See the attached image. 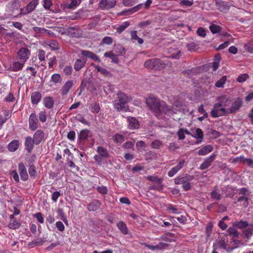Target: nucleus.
<instances>
[{"mask_svg":"<svg viewBox=\"0 0 253 253\" xmlns=\"http://www.w3.org/2000/svg\"><path fill=\"white\" fill-rule=\"evenodd\" d=\"M146 103L158 119H162L164 117L166 118L164 114H168V116H169L170 114L171 111L167 109L166 103L163 101H160L154 95L149 96L146 99Z\"/></svg>","mask_w":253,"mask_h":253,"instance_id":"nucleus-1","label":"nucleus"},{"mask_svg":"<svg viewBox=\"0 0 253 253\" xmlns=\"http://www.w3.org/2000/svg\"><path fill=\"white\" fill-rule=\"evenodd\" d=\"M118 99L114 101V105L118 111L124 110L126 111L127 110L126 104L129 98L125 94L119 91L117 93Z\"/></svg>","mask_w":253,"mask_h":253,"instance_id":"nucleus-2","label":"nucleus"},{"mask_svg":"<svg viewBox=\"0 0 253 253\" xmlns=\"http://www.w3.org/2000/svg\"><path fill=\"white\" fill-rule=\"evenodd\" d=\"M193 179V176L185 175L183 176H178L175 178L174 182L176 184H182L183 190L187 191L191 189V185L190 182Z\"/></svg>","mask_w":253,"mask_h":253,"instance_id":"nucleus-3","label":"nucleus"},{"mask_svg":"<svg viewBox=\"0 0 253 253\" xmlns=\"http://www.w3.org/2000/svg\"><path fill=\"white\" fill-rule=\"evenodd\" d=\"M144 66L148 69L160 70L165 68L166 64L159 59L153 58L146 60Z\"/></svg>","mask_w":253,"mask_h":253,"instance_id":"nucleus-4","label":"nucleus"},{"mask_svg":"<svg viewBox=\"0 0 253 253\" xmlns=\"http://www.w3.org/2000/svg\"><path fill=\"white\" fill-rule=\"evenodd\" d=\"M228 114H230L228 108L224 107L218 103L214 104L211 111V115L213 118L219 117Z\"/></svg>","mask_w":253,"mask_h":253,"instance_id":"nucleus-5","label":"nucleus"},{"mask_svg":"<svg viewBox=\"0 0 253 253\" xmlns=\"http://www.w3.org/2000/svg\"><path fill=\"white\" fill-rule=\"evenodd\" d=\"M96 152L98 155L94 156V159L98 165H101L102 161L108 157V152L106 149L100 146L97 147Z\"/></svg>","mask_w":253,"mask_h":253,"instance_id":"nucleus-6","label":"nucleus"},{"mask_svg":"<svg viewBox=\"0 0 253 253\" xmlns=\"http://www.w3.org/2000/svg\"><path fill=\"white\" fill-rule=\"evenodd\" d=\"M30 54L31 52L30 50L27 48L22 47L18 50L17 56L20 60L25 63L29 59Z\"/></svg>","mask_w":253,"mask_h":253,"instance_id":"nucleus-7","label":"nucleus"},{"mask_svg":"<svg viewBox=\"0 0 253 253\" xmlns=\"http://www.w3.org/2000/svg\"><path fill=\"white\" fill-rule=\"evenodd\" d=\"M28 121L29 128L31 130L35 131L38 128L39 121L35 113L30 114Z\"/></svg>","mask_w":253,"mask_h":253,"instance_id":"nucleus-8","label":"nucleus"},{"mask_svg":"<svg viewBox=\"0 0 253 253\" xmlns=\"http://www.w3.org/2000/svg\"><path fill=\"white\" fill-rule=\"evenodd\" d=\"M25 63L20 61H15L10 64L7 69L12 72H17L21 70L24 67Z\"/></svg>","mask_w":253,"mask_h":253,"instance_id":"nucleus-9","label":"nucleus"},{"mask_svg":"<svg viewBox=\"0 0 253 253\" xmlns=\"http://www.w3.org/2000/svg\"><path fill=\"white\" fill-rule=\"evenodd\" d=\"M243 103V100L240 97H238L235 99L234 102L232 103L231 106L228 108L229 113H232L236 112L242 106Z\"/></svg>","mask_w":253,"mask_h":253,"instance_id":"nucleus-10","label":"nucleus"},{"mask_svg":"<svg viewBox=\"0 0 253 253\" xmlns=\"http://www.w3.org/2000/svg\"><path fill=\"white\" fill-rule=\"evenodd\" d=\"M217 99L218 101V103L224 107L229 106L231 104V97L229 95L222 94L218 97Z\"/></svg>","mask_w":253,"mask_h":253,"instance_id":"nucleus-11","label":"nucleus"},{"mask_svg":"<svg viewBox=\"0 0 253 253\" xmlns=\"http://www.w3.org/2000/svg\"><path fill=\"white\" fill-rule=\"evenodd\" d=\"M185 163V160L181 159L179 161L177 165L172 168L169 172L168 175L169 177L174 176L179 170H180L184 166Z\"/></svg>","mask_w":253,"mask_h":253,"instance_id":"nucleus-12","label":"nucleus"},{"mask_svg":"<svg viewBox=\"0 0 253 253\" xmlns=\"http://www.w3.org/2000/svg\"><path fill=\"white\" fill-rule=\"evenodd\" d=\"M116 4L115 0H101L99 7L102 9H109L114 7Z\"/></svg>","mask_w":253,"mask_h":253,"instance_id":"nucleus-13","label":"nucleus"},{"mask_svg":"<svg viewBox=\"0 0 253 253\" xmlns=\"http://www.w3.org/2000/svg\"><path fill=\"white\" fill-rule=\"evenodd\" d=\"M191 131L192 132L191 136L198 140L196 143L197 144L201 143L203 141L204 137V133L202 130L198 128Z\"/></svg>","mask_w":253,"mask_h":253,"instance_id":"nucleus-14","label":"nucleus"},{"mask_svg":"<svg viewBox=\"0 0 253 253\" xmlns=\"http://www.w3.org/2000/svg\"><path fill=\"white\" fill-rule=\"evenodd\" d=\"M18 171L22 180L26 181L28 179L27 169L23 163H20L18 164Z\"/></svg>","mask_w":253,"mask_h":253,"instance_id":"nucleus-15","label":"nucleus"},{"mask_svg":"<svg viewBox=\"0 0 253 253\" xmlns=\"http://www.w3.org/2000/svg\"><path fill=\"white\" fill-rule=\"evenodd\" d=\"M43 45L44 47H48L51 50H58L60 48L58 42L56 40H45Z\"/></svg>","mask_w":253,"mask_h":253,"instance_id":"nucleus-16","label":"nucleus"},{"mask_svg":"<svg viewBox=\"0 0 253 253\" xmlns=\"http://www.w3.org/2000/svg\"><path fill=\"white\" fill-rule=\"evenodd\" d=\"M73 85V82L72 80L67 81L63 85L61 93L62 95H65L68 94Z\"/></svg>","mask_w":253,"mask_h":253,"instance_id":"nucleus-17","label":"nucleus"},{"mask_svg":"<svg viewBox=\"0 0 253 253\" xmlns=\"http://www.w3.org/2000/svg\"><path fill=\"white\" fill-rule=\"evenodd\" d=\"M81 54L89 58H90L91 59L95 61L99 62H100L99 57L91 51H90L89 50H81Z\"/></svg>","mask_w":253,"mask_h":253,"instance_id":"nucleus-18","label":"nucleus"},{"mask_svg":"<svg viewBox=\"0 0 253 253\" xmlns=\"http://www.w3.org/2000/svg\"><path fill=\"white\" fill-rule=\"evenodd\" d=\"M215 158L214 154L211 155L210 157L207 158L204 162L201 165L200 169L204 170L209 168L211 165V163L213 161Z\"/></svg>","mask_w":253,"mask_h":253,"instance_id":"nucleus-19","label":"nucleus"},{"mask_svg":"<svg viewBox=\"0 0 253 253\" xmlns=\"http://www.w3.org/2000/svg\"><path fill=\"white\" fill-rule=\"evenodd\" d=\"M33 139L35 141V144H39L43 139V133L42 131L40 129L37 130L35 132Z\"/></svg>","mask_w":253,"mask_h":253,"instance_id":"nucleus-20","label":"nucleus"},{"mask_svg":"<svg viewBox=\"0 0 253 253\" xmlns=\"http://www.w3.org/2000/svg\"><path fill=\"white\" fill-rule=\"evenodd\" d=\"M128 127L130 129H137L139 126L138 120L133 117H129L127 119Z\"/></svg>","mask_w":253,"mask_h":253,"instance_id":"nucleus-21","label":"nucleus"},{"mask_svg":"<svg viewBox=\"0 0 253 253\" xmlns=\"http://www.w3.org/2000/svg\"><path fill=\"white\" fill-rule=\"evenodd\" d=\"M253 234V225L250 224L246 227L243 231L244 238L249 239Z\"/></svg>","mask_w":253,"mask_h":253,"instance_id":"nucleus-22","label":"nucleus"},{"mask_svg":"<svg viewBox=\"0 0 253 253\" xmlns=\"http://www.w3.org/2000/svg\"><path fill=\"white\" fill-rule=\"evenodd\" d=\"M35 141L30 136H27L25 138V146L28 152H30L33 149Z\"/></svg>","mask_w":253,"mask_h":253,"instance_id":"nucleus-23","label":"nucleus"},{"mask_svg":"<svg viewBox=\"0 0 253 253\" xmlns=\"http://www.w3.org/2000/svg\"><path fill=\"white\" fill-rule=\"evenodd\" d=\"M42 94L39 91L33 92L31 94V102L33 105L38 104L41 100Z\"/></svg>","mask_w":253,"mask_h":253,"instance_id":"nucleus-24","label":"nucleus"},{"mask_svg":"<svg viewBox=\"0 0 253 253\" xmlns=\"http://www.w3.org/2000/svg\"><path fill=\"white\" fill-rule=\"evenodd\" d=\"M86 62V60L84 58L77 59L74 64V69L76 71L80 70L83 68Z\"/></svg>","mask_w":253,"mask_h":253,"instance_id":"nucleus-25","label":"nucleus"},{"mask_svg":"<svg viewBox=\"0 0 253 253\" xmlns=\"http://www.w3.org/2000/svg\"><path fill=\"white\" fill-rule=\"evenodd\" d=\"M213 148L212 145H207L205 147H203L202 148H201L199 150L198 154L199 155L204 156L211 152L213 150Z\"/></svg>","mask_w":253,"mask_h":253,"instance_id":"nucleus-26","label":"nucleus"},{"mask_svg":"<svg viewBox=\"0 0 253 253\" xmlns=\"http://www.w3.org/2000/svg\"><path fill=\"white\" fill-rule=\"evenodd\" d=\"M100 202L99 201L93 200L87 206V209L90 211H94L97 210L100 207Z\"/></svg>","mask_w":253,"mask_h":253,"instance_id":"nucleus-27","label":"nucleus"},{"mask_svg":"<svg viewBox=\"0 0 253 253\" xmlns=\"http://www.w3.org/2000/svg\"><path fill=\"white\" fill-rule=\"evenodd\" d=\"M20 6V2L18 0H14L10 1L8 5V7L11 9L13 13H14L15 10L19 9Z\"/></svg>","mask_w":253,"mask_h":253,"instance_id":"nucleus-28","label":"nucleus"},{"mask_svg":"<svg viewBox=\"0 0 253 253\" xmlns=\"http://www.w3.org/2000/svg\"><path fill=\"white\" fill-rule=\"evenodd\" d=\"M19 146V142L17 140H13L9 143L7 146L8 150L10 152H15Z\"/></svg>","mask_w":253,"mask_h":253,"instance_id":"nucleus-29","label":"nucleus"},{"mask_svg":"<svg viewBox=\"0 0 253 253\" xmlns=\"http://www.w3.org/2000/svg\"><path fill=\"white\" fill-rule=\"evenodd\" d=\"M249 225V224L247 221L242 220L240 221H235L233 222V226L239 229H245Z\"/></svg>","mask_w":253,"mask_h":253,"instance_id":"nucleus-30","label":"nucleus"},{"mask_svg":"<svg viewBox=\"0 0 253 253\" xmlns=\"http://www.w3.org/2000/svg\"><path fill=\"white\" fill-rule=\"evenodd\" d=\"M43 103L45 107L51 109L53 106L54 101L51 97H46L43 99Z\"/></svg>","mask_w":253,"mask_h":253,"instance_id":"nucleus-31","label":"nucleus"},{"mask_svg":"<svg viewBox=\"0 0 253 253\" xmlns=\"http://www.w3.org/2000/svg\"><path fill=\"white\" fill-rule=\"evenodd\" d=\"M131 40L133 42L137 41L139 44H142L143 42V40L139 38L137 35V32L136 31H131L130 32Z\"/></svg>","mask_w":253,"mask_h":253,"instance_id":"nucleus-32","label":"nucleus"},{"mask_svg":"<svg viewBox=\"0 0 253 253\" xmlns=\"http://www.w3.org/2000/svg\"><path fill=\"white\" fill-rule=\"evenodd\" d=\"M38 4V2L37 0H33L31 1L27 6L26 7V11L28 12H31L33 11L36 7Z\"/></svg>","mask_w":253,"mask_h":253,"instance_id":"nucleus-33","label":"nucleus"},{"mask_svg":"<svg viewBox=\"0 0 253 253\" xmlns=\"http://www.w3.org/2000/svg\"><path fill=\"white\" fill-rule=\"evenodd\" d=\"M117 227L119 229V230L121 231L122 233L124 234H127V228L126 227V224L123 221H120L117 224Z\"/></svg>","mask_w":253,"mask_h":253,"instance_id":"nucleus-34","label":"nucleus"},{"mask_svg":"<svg viewBox=\"0 0 253 253\" xmlns=\"http://www.w3.org/2000/svg\"><path fill=\"white\" fill-rule=\"evenodd\" d=\"M51 81L55 84H61L62 81V78L60 74H54L51 77Z\"/></svg>","mask_w":253,"mask_h":253,"instance_id":"nucleus-35","label":"nucleus"},{"mask_svg":"<svg viewBox=\"0 0 253 253\" xmlns=\"http://www.w3.org/2000/svg\"><path fill=\"white\" fill-rule=\"evenodd\" d=\"M70 2L67 4V7L69 9L76 8L81 2V0H69Z\"/></svg>","mask_w":253,"mask_h":253,"instance_id":"nucleus-36","label":"nucleus"},{"mask_svg":"<svg viewBox=\"0 0 253 253\" xmlns=\"http://www.w3.org/2000/svg\"><path fill=\"white\" fill-rule=\"evenodd\" d=\"M168 245L166 243L161 242L159 244H158L156 246H152V245H148V247L153 250H161L164 248H165L166 247H167Z\"/></svg>","mask_w":253,"mask_h":253,"instance_id":"nucleus-37","label":"nucleus"},{"mask_svg":"<svg viewBox=\"0 0 253 253\" xmlns=\"http://www.w3.org/2000/svg\"><path fill=\"white\" fill-rule=\"evenodd\" d=\"M130 23L128 21H125L123 22L121 25L116 28L117 32L121 34L123 32L129 25Z\"/></svg>","mask_w":253,"mask_h":253,"instance_id":"nucleus-38","label":"nucleus"},{"mask_svg":"<svg viewBox=\"0 0 253 253\" xmlns=\"http://www.w3.org/2000/svg\"><path fill=\"white\" fill-rule=\"evenodd\" d=\"M226 81L227 77L224 76L215 83V85L218 88L223 87L224 84H225Z\"/></svg>","mask_w":253,"mask_h":253,"instance_id":"nucleus-39","label":"nucleus"},{"mask_svg":"<svg viewBox=\"0 0 253 253\" xmlns=\"http://www.w3.org/2000/svg\"><path fill=\"white\" fill-rule=\"evenodd\" d=\"M20 222L16 219L11 220L8 227L12 229H16L20 227Z\"/></svg>","mask_w":253,"mask_h":253,"instance_id":"nucleus-40","label":"nucleus"},{"mask_svg":"<svg viewBox=\"0 0 253 253\" xmlns=\"http://www.w3.org/2000/svg\"><path fill=\"white\" fill-rule=\"evenodd\" d=\"M88 136V131L85 129L82 130L80 132L78 137L80 140L84 141L86 140Z\"/></svg>","mask_w":253,"mask_h":253,"instance_id":"nucleus-41","label":"nucleus"},{"mask_svg":"<svg viewBox=\"0 0 253 253\" xmlns=\"http://www.w3.org/2000/svg\"><path fill=\"white\" fill-rule=\"evenodd\" d=\"M147 179L150 181L158 184H161L163 181V179L162 178H160L157 176L149 175L147 177Z\"/></svg>","mask_w":253,"mask_h":253,"instance_id":"nucleus-42","label":"nucleus"},{"mask_svg":"<svg viewBox=\"0 0 253 253\" xmlns=\"http://www.w3.org/2000/svg\"><path fill=\"white\" fill-rule=\"evenodd\" d=\"M138 10V8L137 7H135L132 8H130L127 10H123L121 12L119 13V15H127L130 14H132L135 12H136Z\"/></svg>","mask_w":253,"mask_h":253,"instance_id":"nucleus-43","label":"nucleus"},{"mask_svg":"<svg viewBox=\"0 0 253 253\" xmlns=\"http://www.w3.org/2000/svg\"><path fill=\"white\" fill-rule=\"evenodd\" d=\"M113 139L115 142L120 144L124 141V136L120 134H116L113 136Z\"/></svg>","mask_w":253,"mask_h":253,"instance_id":"nucleus-44","label":"nucleus"},{"mask_svg":"<svg viewBox=\"0 0 253 253\" xmlns=\"http://www.w3.org/2000/svg\"><path fill=\"white\" fill-rule=\"evenodd\" d=\"M217 187H215L214 190L211 192V197L213 200H219L221 199V195L217 192Z\"/></svg>","mask_w":253,"mask_h":253,"instance_id":"nucleus-45","label":"nucleus"},{"mask_svg":"<svg viewBox=\"0 0 253 253\" xmlns=\"http://www.w3.org/2000/svg\"><path fill=\"white\" fill-rule=\"evenodd\" d=\"M167 210L170 211L172 213L174 214H178L180 212L179 211V209L177 206L172 205H169L167 206Z\"/></svg>","mask_w":253,"mask_h":253,"instance_id":"nucleus-46","label":"nucleus"},{"mask_svg":"<svg viewBox=\"0 0 253 253\" xmlns=\"http://www.w3.org/2000/svg\"><path fill=\"white\" fill-rule=\"evenodd\" d=\"M90 110L93 113H98L100 110V106L99 104L94 103L90 106Z\"/></svg>","mask_w":253,"mask_h":253,"instance_id":"nucleus-47","label":"nucleus"},{"mask_svg":"<svg viewBox=\"0 0 253 253\" xmlns=\"http://www.w3.org/2000/svg\"><path fill=\"white\" fill-rule=\"evenodd\" d=\"M58 215L61 220H62L66 224H68V221L62 209H59L57 211Z\"/></svg>","mask_w":253,"mask_h":253,"instance_id":"nucleus-48","label":"nucleus"},{"mask_svg":"<svg viewBox=\"0 0 253 253\" xmlns=\"http://www.w3.org/2000/svg\"><path fill=\"white\" fill-rule=\"evenodd\" d=\"M238 202L242 203L241 204L245 208L248 207L249 205V200L248 198L244 196H242L239 198Z\"/></svg>","mask_w":253,"mask_h":253,"instance_id":"nucleus-49","label":"nucleus"},{"mask_svg":"<svg viewBox=\"0 0 253 253\" xmlns=\"http://www.w3.org/2000/svg\"><path fill=\"white\" fill-rule=\"evenodd\" d=\"M210 30L213 34H216L220 31L221 28L219 26L215 24H211L210 25Z\"/></svg>","mask_w":253,"mask_h":253,"instance_id":"nucleus-50","label":"nucleus"},{"mask_svg":"<svg viewBox=\"0 0 253 253\" xmlns=\"http://www.w3.org/2000/svg\"><path fill=\"white\" fill-rule=\"evenodd\" d=\"M187 47L189 51H193L198 48V45L195 42H191L187 45Z\"/></svg>","mask_w":253,"mask_h":253,"instance_id":"nucleus-51","label":"nucleus"},{"mask_svg":"<svg viewBox=\"0 0 253 253\" xmlns=\"http://www.w3.org/2000/svg\"><path fill=\"white\" fill-rule=\"evenodd\" d=\"M244 48L247 51L253 53V42L245 44Z\"/></svg>","mask_w":253,"mask_h":253,"instance_id":"nucleus-52","label":"nucleus"},{"mask_svg":"<svg viewBox=\"0 0 253 253\" xmlns=\"http://www.w3.org/2000/svg\"><path fill=\"white\" fill-rule=\"evenodd\" d=\"M193 4V1L189 0H182L180 1L179 4L181 6L190 7Z\"/></svg>","mask_w":253,"mask_h":253,"instance_id":"nucleus-53","label":"nucleus"},{"mask_svg":"<svg viewBox=\"0 0 253 253\" xmlns=\"http://www.w3.org/2000/svg\"><path fill=\"white\" fill-rule=\"evenodd\" d=\"M39 119L42 123L46 121V113L45 111H42L39 114Z\"/></svg>","mask_w":253,"mask_h":253,"instance_id":"nucleus-54","label":"nucleus"},{"mask_svg":"<svg viewBox=\"0 0 253 253\" xmlns=\"http://www.w3.org/2000/svg\"><path fill=\"white\" fill-rule=\"evenodd\" d=\"M249 78V76L247 74H243L240 75L237 79V81L240 83L245 82Z\"/></svg>","mask_w":253,"mask_h":253,"instance_id":"nucleus-55","label":"nucleus"},{"mask_svg":"<svg viewBox=\"0 0 253 253\" xmlns=\"http://www.w3.org/2000/svg\"><path fill=\"white\" fill-rule=\"evenodd\" d=\"M219 57L218 56H216L215 61L211 63V66L213 68V71H215L218 69V68L219 67Z\"/></svg>","mask_w":253,"mask_h":253,"instance_id":"nucleus-56","label":"nucleus"},{"mask_svg":"<svg viewBox=\"0 0 253 253\" xmlns=\"http://www.w3.org/2000/svg\"><path fill=\"white\" fill-rule=\"evenodd\" d=\"M36 168L34 166L31 165L29 168V173L31 177H35L36 175Z\"/></svg>","mask_w":253,"mask_h":253,"instance_id":"nucleus-57","label":"nucleus"},{"mask_svg":"<svg viewBox=\"0 0 253 253\" xmlns=\"http://www.w3.org/2000/svg\"><path fill=\"white\" fill-rule=\"evenodd\" d=\"M228 232L231 235H233L234 237H237L239 233L238 231L233 227H229L228 229Z\"/></svg>","mask_w":253,"mask_h":253,"instance_id":"nucleus-58","label":"nucleus"},{"mask_svg":"<svg viewBox=\"0 0 253 253\" xmlns=\"http://www.w3.org/2000/svg\"><path fill=\"white\" fill-rule=\"evenodd\" d=\"M97 191L100 194H105L107 193L108 189L106 186H98L97 188Z\"/></svg>","mask_w":253,"mask_h":253,"instance_id":"nucleus-59","label":"nucleus"},{"mask_svg":"<svg viewBox=\"0 0 253 253\" xmlns=\"http://www.w3.org/2000/svg\"><path fill=\"white\" fill-rule=\"evenodd\" d=\"M197 34L201 37H205L206 36V30L202 27L199 28L197 31Z\"/></svg>","mask_w":253,"mask_h":253,"instance_id":"nucleus-60","label":"nucleus"},{"mask_svg":"<svg viewBox=\"0 0 253 253\" xmlns=\"http://www.w3.org/2000/svg\"><path fill=\"white\" fill-rule=\"evenodd\" d=\"M45 53L43 50H39L38 51V56L39 59L41 61L45 60Z\"/></svg>","mask_w":253,"mask_h":253,"instance_id":"nucleus-61","label":"nucleus"},{"mask_svg":"<svg viewBox=\"0 0 253 253\" xmlns=\"http://www.w3.org/2000/svg\"><path fill=\"white\" fill-rule=\"evenodd\" d=\"M177 135L178 139L180 140H183L185 138V130L184 128H180L177 132Z\"/></svg>","mask_w":253,"mask_h":253,"instance_id":"nucleus-62","label":"nucleus"},{"mask_svg":"<svg viewBox=\"0 0 253 253\" xmlns=\"http://www.w3.org/2000/svg\"><path fill=\"white\" fill-rule=\"evenodd\" d=\"M102 42L103 44L110 45L112 43L113 40L110 37H105L103 39Z\"/></svg>","mask_w":253,"mask_h":253,"instance_id":"nucleus-63","label":"nucleus"},{"mask_svg":"<svg viewBox=\"0 0 253 253\" xmlns=\"http://www.w3.org/2000/svg\"><path fill=\"white\" fill-rule=\"evenodd\" d=\"M60 195L61 194L59 191L54 192L52 194V200L54 202H56Z\"/></svg>","mask_w":253,"mask_h":253,"instance_id":"nucleus-64","label":"nucleus"}]
</instances>
